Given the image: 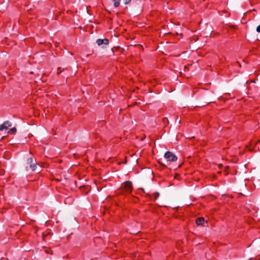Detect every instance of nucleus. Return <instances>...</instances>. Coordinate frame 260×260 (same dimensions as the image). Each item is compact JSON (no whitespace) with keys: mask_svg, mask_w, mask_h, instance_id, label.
<instances>
[{"mask_svg":"<svg viewBox=\"0 0 260 260\" xmlns=\"http://www.w3.org/2000/svg\"><path fill=\"white\" fill-rule=\"evenodd\" d=\"M12 126V123L7 120L5 121L3 124H0V131H3L4 129H7L9 127Z\"/></svg>","mask_w":260,"mask_h":260,"instance_id":"7ed1b4c3","label":"nucleus"},{"mask_svg":"<svg viewBox=\"0 0 260 260\" xmlns=\"http://www.w3.org/2000/svg\"><path fill=\"white\" fill-rule=\"evenodd\" d=\"M156 195H157V196H158V193H156Z\"/></svg>","mask_w":260,"mask_h":260,"instance_id":"f8f14e48","label":"nucleus"},{"mask_svg":"<svg viewBox=\"0 0 260 260\" xmlns=\"http://www.w3.org/2000/svg\"><path fill=\"white\" fill-rule=\"evenodd\" d=\"M164 157L168 161L170 162L176 161L177 160V157L170 151L166 152Z\"/></svg>","mask_w":260,"mask_h":260,"instance_id":"f257e3e1","label":"nucleus"},{"mask_svg":"<svg viewBox=\"0 0 260 260\" xmlns=\"http://www.w3.org/2000/svg\"><path fill=\"white\" fill-rule=\"evenodd\" d=\"M96 43L99 46H101L103 44L108 45L109 44V40L107 39H98Z\"/></svg>","mask_w":260,"mask_h":260,"instance_id":"39448f33","label":"nucleus"},{"mask_svg":"<svg viewBox=\"0 0 260 260\" xmlns=\"http://www.w3.org/2000/svg\"><path fill=\"white\" fill-rule=\"evenodd\" d=\"M17 132V129L15 127L11 128L8 132V134H15Z\"/></svg>","mask_w":260,"mask_h":260,"instance_id":"0eeeda50","label":"nucleus"},{"mask_svg":"<svg viewBox=\"0 0 260 260\" xmlns=\"http://www.w3.org/2000/svg\"><path fill=\"white\" fill-rule=\"evenodd\" d=\"M256 31L258 32H260V25H258L257 28H256Z\"/></svg>","mask_w":260,"mask_h":260,"instance_id":"9d476101","label":"nucleus"},{"mask_svg":"<svg viewBox=\"0 0 260 260\" xmlns=\"http://www.w3.org/2000/svg\"><path fill=\"white\" fill-rule=\"evenodd\" d=\"M28 169V166L26 167V170H27Z\"/></svg>","mask_w":260,"mask_h":260,"instance_id":"9b49d317","label":"nucleus"},{"mask_svg":"<svg viewBox=\"0 0 260 260\" xmlns=\"http://www.w3.org/2000/svg\"><path fill=\"white\" fill-rule=\"evenodd\" d=\"M121 0H113L114 2V6L115 8H117L120 5V2Z\"/></svg>","mask_w":260,"mask_h":260,"instance_id":"6e6552de","label":"nucleus"},{"mask_svg":"<svg viewBox=\"0 0 260 260\" xmlns=\"http://www.w3.org/2000/svg\"><path fill=\"white\" fill-rule=\"evenodd\" d=\"M27 164L29 165V168L32 171H35L37 168L36 162H34L32 158H29L27 160Z\"/></svg>","mask_w":260,"mask_h":260,"instance_id":"20e7f679","label":"nucleus"},{"mask_svg":"<svg viewBox=\"0 0 260 260\" xmlns=\"http://www.w3.org/2000/svg\"><path fill=\"white\" fill-rule=\"evenodd\" d=\"M204 222V218H198L196 219V223L198 225H202Z\"/></svg>","mask_w":260,"mask_h":260,"instance_id":"423d86ee","label":"nucleus"},{"mask_svg":"<svg viewBox=\"0 0 260 260\" xmlns=\"http://www.w3.org/2000/svg\"><path fill=\"white\" fill-rule=\"evenodd\" d=\"M121 187L126 192H130L132 189V183L130 181H126L122 184Z\"/></svg>","mask_w":260,"mask_h":260,"instance_id":"f03ea898","label":"nucleus"},{"mask_svg":"<svg viewBox=\"0 0 260 260\" xmlns=\"http://www.w3.org/2000/svg\"><path fill=\"white\" fill-rule=\"evenodd\" d=\"M131 0H124V3L125 5H127L131 2Z\"/></svg>","mask_w":260,"mask_h":260,"instance_id":"1a4fd4ad","label":"nucleus"}]
</instances>
